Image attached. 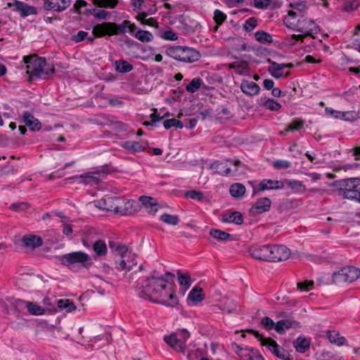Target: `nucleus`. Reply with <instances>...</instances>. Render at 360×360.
Masks as SVG:
<instances>
[{"mask_svg":"<svg viewBox=\"0 0 360 360\" xmlns=\"http://www.w3.org/2000/svg\"><path fill=\"white\" fill-rule=\"evenodd\" d=\"M173 279L174 274L166 273L164 276L156 278L155 285L153 293L150 295V301L174 307L178 304V298L175 295L174 283L168 281L169 278Z\"/></svg>","mask_w":360,"mask_h":360,"instance_id":"obj_1","label":"nucleus"},{"mask_svg":"<svg viewBox=\"0 0 360 360\" xmlns=\"http://www.w3.org/2000/svg\"><path fill=\"white\" fill-rule=\"evenodd\" d=\"M23 60L26 64V72L32 79H46L55 72L53 65L48 64L45 58L32 55L24 56Z\"/></svg>","mask_w":360,"mask_h":360,"instance_id":"obj_2","label":"nucleus"},{"mask_svg":"<svg viewBox=\"0 0 360 360\" xmlns=\"http://www.w3.org/2000/svg\"><path fill=\"white\" fill-rule=\"evenodd\" d=\"M127 28L132 37H134V34L139 30L134 23H131L128 20H124L121 25H117L115 22H103L96 25L93 27V34L96 37H101L105 35L121 34L126 32Z\"/></svg>","mask_w":360,"mask_h":360,"instance_id":"obj_3","label":"nucleus"},{"mask_svg":"<svg viewBox=\"0 0 360 360\" xmlns=\"http://www.w3.org/2000/svg\"><path fill=\"white\" fill-rule=\"evenodd\" d=\"M165 54L176 60L186 63L195 62L201 57L198 51L187 46H170L167 48Z\"/></svg>","mask_w":360,"mask_h":360,"instance_id":"obj_4","label":"nucleus"},{"mask_svg":"<svg viewBox=\"0 0 360 360\" xmlns=\"http://www.w3.org/2000/svg\"><path fill=\"white\" fill-rule=\"evenodd\" d=\"M242 165V162L236 159L217 160L211 164V169L221 176H236L238 174V168Z\"/></svg>","mask_w":360,"mask_h":360,"instance_id":"obj_5","label":"nucleus"},{"mask_svg":"<svg viewBox=\"0 0 360 360\" xmlns=\"http://www.w3.org/2000/svg\"><path fill=\"white\" fill-rule=\"evenodd\" d=\"M360 276V269L354 266H345L333 274V281L336 284L352 283Z\"/></svg>","mask_w":360,"mask_h":360,"instance_id":"obj_6","label":"nucleus"},{"mask_svg":"<svg viewBox=\"0 0 360 360\" xmlns=\"http://www.w3.org/2000/svg\"><path fill=\"white\" fill-rule=\"evenodd\" d=\"M297 25L296 31L302 33L304 37H311L316 38V35L320 32V28L316 23L311 19L300 16L299 23Z\"/></svg>","mask_w":360,"mask_h":360,"instance_id":"obj_7","label":"nucleus"},{"mask_svg":"<svg viewBox=\"0 0 360 360\" xmlns=\"http://www.w3.org/2000/svg\"><path fill=\"white\" fill-rule=\"evenodd\" d=\"M109 173L108 167L103 166L97 168L92 172H86L81 174L79 177L82 179V182L91 186L98 185L103 179Z\"/></svg>","mask_w":360,"mask_h":360,"instance_id":"obj_8","label":"nucleus"},{"mask_svg":"<svg viewBox=\"0 0 360 360\" xmlns=\"http://www.w3.org/2000/svg\"><path fill=\"white\" fill-rule=\"evenodd\" d=\"M116 205L115 209H118V213L122 215H131L134 214L141 209L140 204L131 199H126L120 198V199L116 200Z\"/></svg>","mask_w":360,"mask_h":360,"instance_id":"obj_9","label":"nucleus"},{"mask_svg":"<svg viewBox=\"0 0 360 360\" xmlns=\"http://www.w3.org/2000/svg\"><path fill=\"white\" fill-rule=\"evenodd\" d=\"M260 342L262 345L266 346L277 357L285 360H290L289 352L278 345L273 339L270 338H261Z\"/></svg>","mask_w":360,"mask_h":360,"instance_id":"obj_10","label":"nucleus"},{"mask_svg":"<svg viewBox=\"0 0 360 360\" xmlns=\"http://www.w3.org/2000/svg\"><path fill=\"white\" fill-rule=\"evenodd\" d=\"M89 255L84 252H72L62 256L61 262L65 265L82 264L85 266L86 263L90 262Z\"/></svg>","mask_w":360,"mask_h":360,"instance_id":"obj_11","label":"nucleus"},{"mask_svg":"<svg viewBox=\"0 0 360 360\" xmlns=\"http://www.w3.org/2000/svg\"><path fill=\"white\" fill-rule=\"evenodd\" d=\"M270 262H276L286 260L290 255V250L283 245H269Z\"/></svg>","mask_w":360,"mask_h":360,"instance_id":"obj_12","label":"nucleus"},{"mask_svg":"<svg viewBox=\"0 0 360 360\" xmlns=\"http://www.w3.org/2000/svg\"><path fill=\"white\" fill-rule=\"evenodd\" d=\"M8 7L13 8V11L20 14L22 18H26L30 15H34L37 13V9L32 6H29L23 1L18 0H13L12 2L7 4Z\"/></svg>","mask_w":360,"mask_h":360,"instance_id":"obj_13","label":"nucleus"},{"mask_svg":"<svg viewBox=\"0 0 360 360\" xmlns=\"http://www.w3.org/2000/svg\"><path fill=\"white\" fill-rule=\"evenodd\" d=\"M156 278H148L142 282L141 285L137 288L138 295L140 297L150 301V295L153 293L155 288H158L155 285Z\"/></svg>","mask_w":360,"mask_h":360,"instance_id":"obj_14","label":"nucleus"},{"mask_svg":"<svg viewBox=\"0 0 360 360\" xmlns=\"http://www.w3.org/2000/svg\"><path fill=\"white\" fill-rule=\"evenodd\" d=\"M293 65L291 63H278L276 62H271L268 68L269 72L271 75L276 79H281L282 77H287L290 75V72H285L286 68H292Z\"/></svg>","mask_w":360,"mask_h":360,"instance_id":"obj_15","label":"nucleus"},{"mask_svg":"<svg viewBox=\"0 0 360 360\" xmlns=\"http://www.w3.org/2000/svg\"><path fill=\"white\" fill-rule=\"evenodd\" d=\"M136 255L131 252L122 255L120 259L116 262V268L119 271H129L136 264Z\"/></svg>","mask_w":360,"mask_h":360,"instance_id":"obj_16","label":"nucleus"},{"mask_svg":"<svg viewBox=\"0 0 360 360\" xmlns=\"http://www.w3.org/2000/svg\"><path fill=\"white\" fill-rule=\"evenodd\" d=\"M325 113L328 117L345 121H352L356 117V114L353 111H340L329 107L325 108Z\"/></svg>","mask_w":360,"mask_h":360,"instance_id":"obj_17","label":"nucleus"},{"mask_svg":"<svg viewBox=\"0 0 360 360\" xmlns=\"http://www.w3.org/2000/svg\"><path fill=\"white\" fill-rule=\"evenodd\" d=\"M269 248V245L253 246L250 249V253L255 259L270 262Z\"/></svg>","mask_w":360,"mask_h":360,"instance_id":"obj_18","label":"nucleus"},{"mask_svg":"<svg viewBox=\"0 0 360 360\" xmlns=\"http://www.w3.org/2000/svg\"><path fill=\"white\" fill-rule=\"evenodd\" d=\"M70 3V0H46L44 3V8L47 11L61 12L65 10Z\"/></svg>","mask_w":360,"mask_h":360,"instance_id":"obj_19","label":"nucleus"},{"mask_svg":"<svg viewBox=\"0 0 360 360\" xmlns=\"http://www.w3.org/2000/svg\"><path fill=\"white\" fill-rule=\"evenodd\" d=\"M271 205V200L267 198H261L258 199L250 208L252 214H262L270 210Z\"/></svg>","mask_w":360,"mask_h":360,"instance_id":"obj_20","label":"nucleus"},{"mask_svg":"<svg viewBox=\"0 0 360 360\" xmlns=\"http://www.w3.org/2000/svg\"><path fill=\"white\" fill-rule=\"evenodd\" d=\"M240 87L243 93L250 96L257 95L260 91V87L257 83L246 79L242 80Z\"/></svg>","mask_w":360,"mask_h":360,"instance_id":"obj_21","label":"nucleus"},{"mask_svg":"<svg viewBox=\"0 0 360 360\" xmlns=\"http://www.w3.org/2000/svg\"><path fill=\"white\" fill-rule=\"evenodd\" d=\"M144 208L149 214L155 215L158 210V203L153 198L143 195L139 198Z\"/></svg>","mask_w":360,"mask_h":360,"instance_id":"obj_22","label":"nucleus"},{"mask_svg":"<svg viewBox=\"0 0 360 360\" xmlns=\"http://www.w3.org/2000/svg\"><path fill=\"white\" fill-rule=\"evenodd\" d=\"M122 146L124 149L129 150L130 153H135L144 151L146 148L147 142L144 141H124Z\"/></svg>","mask_w":360,"mask_h":360,"instance_id":"obj_23","label":"nucleus"},{"mask_svg":"<svg viewBox=\"0 0 360 360\" xmlns=\"http://www.w3.org/2000/svg\"><path fill=\"white\" fill-rule=\"evenodd\" d=\"M283 185L282 181L263 179L259 184V190L264 191L266 190L283 189Z\"/></svg>","mask_w":360,"mask_h":360,"instance_id":"obj_24","label":"nucleus"},{"mask_svg":"<svg viewBox=\"0 0 360 360\" xmlns=\"http://www.w3.org/2000/svg\"><path fill=\"white\" fill-rule=\"evenodd\" d=\"M221 221L223 223H233L240 225L243 222V217L239 212H226L221 216Z\"/></svg>","mask_w":360,"mask_h":360,"instance_id":"obj_25","label":"nucleus"},{"mask_svg":"<svg viewBox=\"0 0 360 360\" xmlns=\"http://www.w3.org/2000/svg\"><path fill=\"white\" fill-rule=\"evenodd\" d=\"M23 122L31 130L39 131L41 128V124L30 112H25L23 113Z\"/></svg>","mask_w":360,"mask_h":360,"instance_id":"obj_26","label":"nucleus"},{"mask_svg":"<svg viewBox=\"0 0 360 360\" xmlns=\"http://www.w3.org/2000/svg\"><path fill=\"white\" fill-rule=\"evenodd\" d=\"M283 188L287 187L293 193H299L306 190V186L302 182L296 179H283L282 180Z\"/></svg>","mask_w":360,"mask_h":360,"instance_id":"obj_27","label":"nucleus"},{"mask_svg":"<svg viewBox=\"0 0 360 360\" xmlns=\"http://www.w3.org/2000/svg\"><path fill=\"white\" fill-rule=\"evenodd\" d=\"M326 336L330 342L338 346L344 345L347 342L346 338L344 336L340 335L338 330H328L326 332Z\"/></svg>","mask_w":360,"mask_h":360,"instance_id":"obj_28","label":"nucleus"},{"mask_svg":"<svg viewBox=\"0 0 360 360\" xmlns=\"http://www.w3.org/2000/svg\"><path fill=\"white\" fill-rule=\"evenodd\" d=\"M283 22L287 27L296 31V24L299 23V16L297 15L295 11H290L288 15L284 18Z\"/></svg>","mask_w":360,"mask_h":360,"instance_id":"obj_29","label":"nucleus"},{"mask_svg":"<svg viewBox=\"0 0 360 360\" xmlns=\"http://www.w3.org/2000/svg\"><path fill=\"white\" fill-rule=\"evenodd\" d=\"M295 321L290 319H282L276 323L275 330L279 334H283L287 330L293 327Z\"/></svg>","mask_w":360,"mask_h":360,"instance_id":"obj_30","label":"nucleus"},{"mask_svg":"<svg viewBox=\"0 0 360 360\" xmlns=\"http://www.w3.org/2000/svg\"><path fill=\"white\" fill-rule=\"evenodd\" d=\"M164 340L165 342L170 346L172 348L178 350L182 353L184 352L185 349L183 347V345H180L179 343L178 338L176 336V335L174 333L171 334L169 336H165L164 338Z\"/></svg>","mask_w":360,"mask_h":360,"instance_id":"obj_31","label":"nucleus"},{"mask_svg":"<svg viewBox=\"0 0 360 360\" xmlns=\"http://www.w3.org/2000/svg\"><path fill=\"white\" fill-rule=\"evenodd\" d=\"M229 192L233 198H241L245 193V187L240 183H235L230 186Z\"/></svg>","mask_w":360,"mask_h":360,"instance_id":"obj_32","label":"nucleus"},{"mask_svg":"<svg viewBox=\"0 0 360 360\" xmlns=\"http://www.w3.org/2000/svg\"><path fill=\"white\" fill-rule=\"evenodd\" d=\"M22 241L26 247L36 248L42 245L41 238L33 235L25 236Z\"/></svg>","mask_w":360,"mask_h":360,"instance_id":"obj_33","label":"nucleus"},{"mask_svg":"<svg viewBox=\"0 0 360 360\" xmlns=\"http://www.w3.org/2000/svg\"><path fill=\"white\" fill-rule=\"evenodd\" d=\"M229 68L234 70L235 72L239 75H244L248 70V64L245 61L233 62L229 64Z\"/></svg>","mask_w":360,"mask_h":360,"instance_id":"obj_34","label":"nucleus"},{"mask_svg":"<svg viewBox=\"0 0 360 360\" xmlns=\"http://www.w3.org/2000/svg\"><path fill=\"white\" fill-rule=\"evenodd\" d=\"M294 346L298 352H305L310 346V340L306 338L299 337L294 342Z\"/></svg>","mask_w":360,"mask_h":360,"instance_id":"obj_35","label":"nucleus"},{"mask_svg":"<svg viewBox=\"0 0 360 360\" xmlns=\"http://www.w3.org/2000/svg\"><path fill=\"white\" fill-rule=\"evenodd\" d=\"M27 309L31 315L41 316L46 313V309L36 302H29L27 304Z\"/></svg>","mask_w":360,"mask_h":360,"instance_id":"obj_36","label":"nucleus"},{"mask_svg":"<svg viewBox=\"0 0 360 360\" xmlns=\"http://www.w3.org/2000/svg\"><path fill=\"white\" fill-rule=\"evenodd\" d=\"M115 70L120 73H127L133 70V65L124 60L115 61Z\"/></svg>","mask_w":360,"mask_h":360,"instance_id":"obj_37","label":"nucleus"},{"mask_svg":"<svg viewBox=\"0 0 360 360\" xmlns=\"http://www.w3.org/2000/svg\"><path fill=\"white\" fill-rule=\"evenodd\" d=\"M360 191L356 188L348 187L342 191V196L345 199L355 200L357 202Z\"/></svg>","mask_w":360,"mask_h":360,"instance_id":"obj_38","label":"nucleus"},{"mask_svg":"<svg viewBox=\"0 0 360 360\" xmlns=\"http://www.w3.org/2000/svg\"><path fill=\"white\" fill-rule=\"evenodd\" d=\"M134 37L143 43L150 42L154 38L150 32L142 30H139V31L134 34Z\"/></svg>","mask_w":360,"mask_h":360,"instance_id":"obj_39","label":"nucleus"},{"mask_svg":"<svg viewBox=\"0 0 360 360\" xmlns=\"http://www.w3.org/2000/svg\"><path fill=\"white\" fill-rule=\"evenodd\" d=\"M120 199V197H110L103 200V209L106 210L108 211L114 212L115 213H118V209H114L117 205H116V200Z\"/></svg>","mask_w":360,"mask_h":360,"instance_id":"obj_40","label":"nucleus"},{"mask_svg":"<svg viewBox=\"0 0 360 360\" xmlns=\"http://www.w3.org/2000/svg\"><path fill=\"white\" fill-rule=\"evenodd\" d=\"M177 279L179 283L185 286L186 288H189L192 284V281L190 275L188 273H183L181 271H178L176 273Z\"/></svg>","mask_w":360,"mask_h":360,"instance_id":"obj_41","label":"nucleus"},{"mask_svg":"<svg viewBox=\"0 0 360 360\" xmlns=\"http://www.w3.org/2000/svg\"><path fill=\"white\" fill-rule=\"evenodd\" d=\"M94 251L98 256L105 255L107 252V246L105 241L102 240H96L93 245Z\"/></svg>","mask_w":360,"mask_h":360,"instance_id":"obj_42","label":"nucleus"},{"mask_svg":"<svg viewBox=\"0 0 360 360\" xmlns=\"http://www.w3.org/2000/svg\"><path fill=\"white\" fill-rule=\"evenodd\" d=\"M304 121L299 118L294 119L285 128L286 131H299L304 127Z\"/></svg>","mask_w":360,"mask_h":360,"instance_id":"obj_43","label":"nucleus"},{"mask_svg":"<svg viewBox=\"0 0 360 360\" xmlns=\"http://www.w3.org/2000/svg\"><path fill=\"white\" fill-rule=\"evenodd\" d=\"M210 235L214 238L221 241H226L231 237L229 233L219 229H214L210 230Z\"/></svg>","mask_w":360,"mask_h":360,"instance_id":"obj_44","label":"nucleus"},{"mask_svg":"<svg viewBox=\"0 0 360 360\" xmlns=\"http://www.w3.org/2000/svg\"><path fill=\"white\" fill-rule=\"evenodd\" d=\"M202 80L199 77L193 78L186 86V89L190 93L196 92L201 86Z\"/></svg>","mask_w":360,"mask_h":360,"instance_id":"obj_45","label":"nucleus"},{"mask_svg":"<svg viewBox=\"0 0 360 360\" xmlns=\"http://www.w3.org/2000/svg\"><path fill=\"white\" fill-rule=\"evenodd\" d=\"M160 220L169 225H177L179 222V218L176 215H172L165 213L160 216Z\"/></svg>","mask_w":360,"mask_h":360,"instance_id":"obj_46","label":"nucleus"},{"mask_svg":"<svg viewBox=\"0 0 360 360\" xmlns=\"http://www.w3.org/2000/svg\"><path fill=\"white\" fill-rule=\"evenodd\" d=\"M176 336L178 338L179 343L183 345L184 349H186V343L190 338L189 332L186 329H182L174 333Z\"/></svg>","mask_w":360,"mask_h":360,"instance_id":"obj_47","label":"nucleus"},{"mask_svg":"<svg viewBox=\"0 0 360 360\" xmlns=\"http://www.w3.org/2000/svg\"><path fill=\"white\" fill-rule=\"evenodd\" d=\"M236 352L242 360H248L254 349L252 347L243 348L238 345L236 346Z\"/></svg>","mask_w":360,"mask_h":360,"instance_id":"obj_48","label":"nucleus"},{"mask_svg":"<svg viewBox=\"0 0 360 360\" xmlns=\"http://www.w3.org/2000/svg\"><path fill=\"white\" fill-rule=\"evenodd\" d=\"M262 105L266 109L272 111H278L281 108V105L271 98H268L264 101Z\"/></svg>","mask_w":360,"mask_h":360,"instance_id":"obj_49","label":"nucleus"},{"mask_svg":"<svg viewBox=\"0 0 360 360\" xmlns=\"http://www.w3.org/2000/svg\"><path fill=\"white\" fill-rule=\"evenodd\" d=\"M93 4L99 7H105V8H115L117 3L118 0H92Z\"/></svg>","mask_w":360,"mask_h":360,"instance_id":"obj_50","label":"nucleus"},{"mask_svg":"<svg viewBox=\"0 0 360 360\" xmlns=\"http://www.w3.org/2000/svg\"><path fill=\"white\" fill-rule=\"evenodd\" d=\"M188 297L194 302H198L203 300L202 289L193 288L188 293Z\"/></svg>","mask_w":360,"mask_h":360,"instance_id":"obj_51","label":"nucleus"},{"mask_svg":"<svg viewBox=\"0 0 360 360\" xmlns=\"http://www.w3.org/2000/svg\"><path fill=\"white\" fill-rule=\"evenodd\" d=\"M304 39V37L303 34H292L290 36H287L285 38V44L287 46H294L298 41H301L302 42H303Z\"/></svg>","mask_w":360,"mask_h":360,"instance_id":"obj_52","label":"nucleus"},{"mask_svg":"<svg viewBox=\"0 0 360 360\" xmlns=\"http://www.w3.org/2000/svg\"><path fill=\"white\" fill-rule=\"evenodd\" d=\"M255 37L257 41L261 43L271 42L272 41L271 36L264 31H257L255 34Z\"/></svg>","mask_w":360,"mask_h":360,"instance_id":"obj_53","label":"nucleus"},{"mask_svg":"<svg viewBox=\"0 0 360 360\" xmlns=\"http://www.w3.org/2000/svg\"><path fill=\"white\" fill-rule=\"evenodd\" d=\"M314 282L313 281H308V280H306L302 282H298L297 284L298 290H300V291H305V292H307V291H309L310 290H311L314 287Z\"/></svg>","mask_w":360,"mask_h":360,"instance_id":"obj_54","label":"nucleus"},{"mask_svg":"<svg viewBox=\"0 0 360 360\" xmlns=\"http://www.w3.org/2000/svg\"><path fill=\"white\" fill-rule=\"evenodd\" d=\"M186 196L188 198L196 200L198 201H202L204 198V194L202 192L195 190L188 191L186 193Z\"/></svg>","mask_w":360,"mask_h":360,"instance_id":"obj_55","label":"nucleus"},{"mask_svg":"<svg viewBox=\"0 0 360 360\" xmlns=\"http://www.w3.org/2000/svg\"><path fill=\"white\" fill-rule=\"evenodd\" d=\"M261 324L263 328L266 330H270L271 329L275 330L276 323L269 318V316H265L262 319Z\"/></svg>","mask_w":360,"mask_h":360,"instance_id":"obj_56","label":"nucleus"},{"mask_svg":"<svg viewBox=\"0 0 360 360\" xmlns=\"http://www.w3.org/2000/svg\"><path fill=\"white\" fill-rule=\"evenodd\" d=\"M273 166L275 169H288L291 167V162L286 160H276Z\"/></svg>","mask_w":360,"mask_h":360,"instance_id":"obj_57","label":"nucleus"},{"mask_svg":"<svg viewBox=\"0 0 360 360\" xmlns=\"http://www.w3.org/2000/svg\"><path fill=\"white\" fill-rule=\"evenodd\" d=\"M291 6L293 8L292 11L296 12L297 15H298L299 18H300V16H303L302 13H304L307 10V6L303 2L296 3L294 5H291Z\"/></svg>","mask_w":360,"mask_h":360,"instance_id":"obj_58","label":"nucleus"},{"mask_svg":"<svg viewBox=\"0 0 360 360\" xmlns=\"http://www.w3.org/2000/svg\"><path fill=\"white\" fill-rule=\"evenodd\" d=\"M226 19V15L220 10L216 9L214 12V20L218 25L222 24Z\"/></svg>","mask_w":360,"mask_h":360,"instance_id":"obj_59","label":"nucleus"},{"mask_svg":"<svg viewBox=\"0 0 360 360\" xmlns=\"http://www.w3.org/2000/svg\"><path fill=\"white\" fill-rule=\"evenodd\" d=\"M344 181L347 187L356 188L360 191V178H350Z\"/></svg>","mask_w":360,"mask_h":360,"instance_id":"obj_60","label":"nucleus"},{"mask_svg":"<svg viewBox=\"0 0 360 360\" xmlns=\"http://www.w3.org/2000/svg\"><path fill=\"white\" fill-rule=\"evenodd\" d=\"M257 25V21L255 18H248L244 23V29L247 32H250L254 30Z\"/></svg>","mask_w":360,"mask_h":360,"instance_id":"obj_61","label":"nucleus"},{"mask_svg":"<svg viewBox=\"0 0 360 360\" xmlns=\"http://www.w3.org/2000/svg\"><path fill=\"white\" fill-rule=\"evenodd\" d=\"M160 37L167 41H176L179 38L177 34L170 30L164 32Z\"/></svg>","mask_w":360,"mask_h":360,"instance_id":"obj_62","label":"nucleus"},{"mask_svg":"<svg viewBox=\"0 0 360 360\" xmlns=\"http://www.w3.org/2000/svg\"><path fill=\"white\" fill-rule=\"evenodd\" d=\"M58 307L61 309H67L68 311L75 308L74 304L68 299L59 300L58 301Z\"/></svg>","mask_w":360,"mask_h":360,"instance_id":"obj_63","label":"nucleus"},{"mask_svg":"<svg viewBox=\"0 0 360 360\" xmlns=\"http://www.w3.org/2000/svg\"><path fill=\"white\" fill-rule=\"evenodd\" d=\"M272 0H254V6L259 9H265L269 7Z\"/></svg>","mask_w":360,"mask_h":360,"instance_id":"obj_64","label":"nucleus"}]
</instances>
